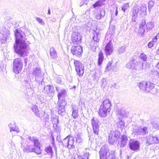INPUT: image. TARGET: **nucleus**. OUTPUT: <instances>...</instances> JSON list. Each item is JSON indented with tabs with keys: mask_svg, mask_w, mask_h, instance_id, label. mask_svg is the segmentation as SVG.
<instances>
[{
	"mask_svg": "<svg viewBox=\"0 0 159 159\" xmlns=\"http://www.w3.org/2000/svg\"><path fill=\"white\" fill-rule=\"evenodd\" d=\"M147 143L148 145L159 143V137L149 135L147 137Z\"/></svg>",
	"mask_w": 159,
	"mask_h": 159,
	"instance_id": "f3484780",
	"label": "nucleus"
},
{
	"mask_svg": "<svg viewBox=\"0 0 159 159\" xmlns=\"http://www.w3.org/2000/svg\"><path fill=\"white\" fill-rule=\"evenodd\" d=\"M50 53L51 57L53 59H56L57 57V53L55 49L53 48H51L50 49Z\"/></svg>",
	"mask_w": 159,
	"mask_h": 159,
	"instance_id": "cd10ccee",
	"label": "nucleus"
},
{
	"mask_svg": "<svg viewBox=\"0 0 159 159\" xmlns=\"http://www.w3.org/2000/svg\"><path fill=\"white\" fill-rule=\"evenodd\" d=\"M0 37H1L2 39L3 40H6L7 38V36L6 34H3L2 33H0Z\"/></svg>",
	"mask_w": 159,
	"mask_h": 159,
	"instance_id": "79ce46f5",
	"label": "nucleus"
},
{
	"mask_svg": "<svg viewBox=\"0 0 159 159\" xmlns=\"http://www.w3.org/2000/svg\"><path fill=\"white\" fill-rule=\"evenodd\" d=\"M56 90L58 93L57 97L58 99V102H65V98L67 96V91L64 89H61L60 87H56Z\"/></svg>",
	"mask_w": 159,
	"mask_h": 159,
	"instance_id": "6e6552de",
	"label": "nucleus"
},
{
	"mask_svg": "<svg viewBox=\"0 0 159 159\" xmlns=\"http://www.w3.org/2000/svg\"><path fill=\"white\" fill-rule=\"evenodd\" d=\"M154 43L152 41L149 42L148 44V46L149 48H151L153 46Z\"/></svg>",
	"mask_w": 159,
	"mask_h": 159,
	"instance_id": "8fccbe9b",
	"label": "nucleus"
},
{
	"mask_svg": "<svg viewBox=\"0 0 159 159\" xmlns=\"http://www.w3.org/2000/svg\"><path fill=\"white\" fill-rule=\"evenodd\" d=\"M8 126L10 129V131L11 132L12 131V129L13 127V124H12V123H10L9 124Z\"/></svg>",
	"mask_w": 159,
	"mask_h": 159,
	"instance_id": "864d4df0",
	"label": "nucleus"
},
{
	"mask_svg": "<svg viewBox=\"0 0 159 159\" xmlns=\"http://www.w3.org/2000/svg\"><path fill=\"white\" fill-rule=\"evenodd\" d=\"M153 26L154 25L152 22H148L145 26L147 32H148L149 30L153 28Z\"/></svg>",
	"mask_w": 159,
	"mask_h": 159,
	"instance_id": "72a5a7b5",
	"label": "nucleus"
},
{
	"mask_svg": "<svg viewBox=\"0 0 159 159\" xmlns=\"http://www.w3.org/2000/svg\"><path fill=\"white\" fill-rule=\"evenodd\" d=\"M59 105V108L58 110V113L61 115H65L66 111L65 106L66 104V102H58Z\"/></svg>",
	"mask_w": 159,
	"mask_h": 159,
	"instance_id": "a211bd4d",
	"label": "nucleus"
},
{
	"mask_svg": "<svg viewBox=\"0 0 159 159\" xmlns=\"http://www.w3.org/2000/svg\"><path fill=\"white\" fill-rule=\"evenodd\" d=\"M88 154H85L84 155V156H86V158H84L82 157L81 156H77V159H88V157L87 156Z\"/></svg>",
	"mask_w": 159,
	"mask_h": 159,
	"instance_id": "09e8293b",
	"label": "nucleus"
},
{
	"mask_svg": "<svg viewBox=\"0 0 159 159\" xmlns=\"http://www.w3.org/2000/svg\"><path fill=\"white\" fill-rule=\"evenodd\" d=\"M145 91L147 92H149L152 90L154 87V84L150 82H147V84L146 85Z\"/></svg>",
	"mask_w": 159,
	"mask_h": 159,
	"instance_id": "b1692460",
	"label": "nucleus"
},
{
	"mask_svg": "<svg viewBox=\"0 0 159 159\" xmlns=\"http://www.w3.org/2000/svg\"><path fill=\"white\" fill-rule=\"evenodd\" d=\"M99 153L100 159H107V157L110 155L109 149L106 145L101 148Z\"/></svg>",
	"mask_w": 159,
	"mask_h": 159,
	"instance_id": "f8f14e48",
	"label": "nucleus"
},
{
	"mask_svg": "<svg viewBox=\"0 0 159 159\" xmlns=\"http://www.w3.org/2000/svg\"><path fill=\"white\" fill-rule=\"evenodd\" d=\"M146 22L145 20L142 21L138 29L139 34L143 35L145 32H147L145 25Z\"/></svg>",
	"mask_w": 159,
	"mask_h": 159,
	"instance_id": "412c9836",
	"label": "nucleus"
},
{
	"mask_svg": "<svg viewBox=\"0 0 159 159\" xmlns=\"http://www.w3.org/2000/svg\"><path fill=\"white\" fill-rule=\"evenodd\" d=\"M128 145L130 149L134 151L139 150L140 146L139 142L136 140H131L129 141Z\"/></svg>",
	"mask_w": 159,
	"mask_h": 159,
	"instance_id": "4468645a",
	"label": "nucleus"
},
{
	"mask_svg": "<svg viewBox=\"0 0 159 159\" xmlns=\"http://www.w3.org/2000/svg\"><path fill=\"white\" fill-rule=\"evenodd\" d=\"M37 21L40 24L43 25L45 24L44 22L42 19L39 17H37L36 18Z\"/></svg>",
	"mask_w": 159,
	"mask_h": 159,
	"instance_id": "c03bdc74",
	"label": "nucleus"
},
{
	"mask_svg": "<svg viewBox=\"0 0 159 159\" xmlns=\"http://www.w3.org/2000/svg\"><path fill=\"white\" fill-rule=\"evenodd\" d=\"M24 82L25 84H28V81L27 80H24Z\"/></svg>",
	"mask_w": 159,
	"mask_h": 159,
	"instance_id": "680f3d73",
	"label": "nucleus"
},
{
	"mask_svg": "<svg viewBox=\"0 0 159 159\" xmlns=\"http://www.w3.org/2000/svg\"><path fill=\"white\" fill-rule=\"evenodd\" d=\"M31 77L33 81L42 82L43 79V75L41 73L40 69L35 67L33 69L32 72Z\"/></svg>",
	"mask_w": 159,
	"mask_h": 159,
	"instance_id": "39448f33",
	"label": "nucleus"
},
{
	"mask_svg": "<svg viewBox=\"0 0 159 159\" xmlns=\"http://www.w3.org/2000/svg\"><path fill=\"white\" fill-rule=\"evenodd\" d=\"M139 10V13L142 16H145L146 14L147 7L145 5L142 6L140 7H136Z\"/></svg>",
	"mask_w": 159,
	"mask_h": 159,
	"instance_id": "a878e982",
	"label": "nucleus"
},
{
	"mask_svg": "<svg viewBox=\"0 0 159 159\" xmlns=\"http://www.w3.org/2000/svg\"><path fill=\"white\" fill-rule=\"evenodd\" d=\"M121 110L120 109L119 111H117L116 114L118 116V118L120 121L119 122L117 123V127L119 128H121V126H124V122L121 120V119L123 117L122 113L121 112Z\"/></svg>",
	"mask_w": 159,
	"mask_h": 159,
	"instance_id": "aec40b11",
	"label": "nucleus"
},
{
	"mask_svg": "<svg viewBox=\"0 0 159 159\" xmlns=\"http://www.w3.org/2000/svg\"><path fill=\"white\" fill-rule=\"evenodd\" d=\"M111 62H109L108 63V64L107 65V66L106 67L107 69L109 70V69H110V68L111 67Z\"/></svg>",
	"mask_w": 159,
	"mask_h": 159,
	"instance_id": "5fc2aeb1",
	"label": "nucleus"
},
{
	"mask_svg": "<svg viewBox=\"0 0 159 159\" xmlns=\"http://www.w3.org/2000/svg\"><path fill=\"white\" fill-rule=\"evenodd\" d=\"M32 110L36 116L39 118L41 117L42 115L40 112L39 111L38 107L36 105H34L33 106L32 108Z\"/></svg>",
	"mask_w": 159,
	"mask_h": 159,
	"instance_id": "4be33fe9",
	"label": "nucleus"
},
{
	"mask_svg": "<svg viewBox=\"0 0 159 159\" xmlns=\"http://www.w3.org/2000/svg\"><path fill=\"white\" fill-rule=\"evenodd\" d=\"M104 50L105 54L106 56L110 55L112 54L113 51V46L111 41L106 45Z\"/></svg>",
	"mask_w": 159,
	"mask_h": 159,
	"instance_id": "6ab92c4d",
	"label": "nucleus"
},
{
	"mask_svg": "<svg viewBox=\"0 0 159 159\" xmlns=\"http://www.w3.org/2000/svg\"><path fill=\"white\" fill-rule=\"evenodd\" d=\"M100 36L99 33L96 32L94 33L93 36V41H92L90 45L92 47L95 48V49L98 46V42L99 41Z\"/></svg>",
	"mask_w": 159,
	"mask_h": 159,
	"instance_id": "dca6fc26",
	"label": "nucleus"
},
{
	"mask_svg": "<svg viewBox=\"0 0 159 159\" xmlns=\"http://www.w3.org/2000/svg\"><path fill=\"white\" fill-rule=\"evenodd\" d=\"M28 139L27 143L22 147L23 152L26 153L35 152L37 154H40L42 152L40 147V143L38 139L34 136H30Z\"/></svg>",
	"mask_w": 159,
	"mask_h": 159,
	"instance_id": "f03ea898",
	"label": "nucleus"
},
{
	"mask_svg": "<svg viewBox=\"0 0 159 159\" xmlns=\"http://www.w3.org/2000/svg\"><path fill=\"white\" fill-rule=\"evenodd\" d=\"M157 38L156 37H155L152 39V42L154 43L157 42Z\"/></svg>",
	"mask_w": 159,
	"mask_h": 159,
	"instance_id": "6e6d98bb",
	"label": "nucleus"
},
{
	"mask_svg": "<svg viewBox=\"0 0 159 159\" xmlns=\"http://www.w3.org/2000/svg\"><path fill=\"white\" fill-rule=\"evenodd\" d=\"M13 126L12 131H16L17 132H20V130L18 128L16 127L15 123H13Z\"/></svg>",
	"mask_w": 159,
	"mask_h": 159,
	"instance_id": "a18cd8bd",
	"label": "nucleus"
},
{
	"mask_svg": "<svg viewBox=\"0 0 159 159\" xmlns=\"http://www.w3.org/2000/svg\"><path fill=\"white\" fill-rule=\"evenodd\" d=\"M74 65L77 74L79 76H82L84 73V66L79 61L74 59Z\"/></svg>",
	"mask_w": 159,
	"mask_h": 159,
	"instance_id": "0eeeda50",
	"label": "nucleus"
},
{
	"mask_svg": "<svg viewBox=\"0 0 159 159\" xmlns=\"http://www.w3.org/2000/svg\"><path fill=\"white\" fill-rule=\"evenodd\" d=\"M139 58L144 61H147V56L143 53H141L139 57Z\"/></svg>",
	"mask_w": 159,
	"mask_h": 159,
	"instance_id": "58836bf2",
	"label": "nucleus"
},
{
	"mask_svg": "<svg viewBox=\"0 0 159 159\" xmlns=\"http://www.w3.org/2000/svg\"><path fill=\"white\" fill-rule=\"evenodd\" d=\"M71 52L73 55H75L77 57H80L81 55L82 52V48L80 46H74L72 47Z\"/></svg>",
	"mask_w": 159,
	"mask_h": 159,
	"instance_id": "ddd939ff",
	"label": "nucleus"
},
{
	"mask_svg": "<svg viewBox=\"0 0 159 159\" xmlns=\"http://www.w3.org/2000/svg\"><path fill=\"white\" fill-rule=\"evenodd\" d=\"M140 11L139 9L136 8H134V9L132 11V16H137L140 14L139 13Z\"/></svg>",
	"mask_w": 159,
	"mask_h": 159,
	"instance_id": "2f4dec72",
	"label": "nucleus"
},
{
	"mask_svg": "<svg viewBox=\"0 0 159 159\" xmlns=\"http://www.w3.org/2000/svg\"><path fill=\"white\" fill-rule=\"evenodd\" d=\"M111 104L108 99L104 100L102 102L98 112V114L101 117H106L111 110Z\"/></svg>",
	"mask_w": 159,
	"mask_h": 159,
	"instance_id": "20e7f679",
	"label": "nucleus"
},
{
	"mask_svg": "<svg viewBox=\"0 0 159 159\" xmlns=\"http://www.w3.org/2000/svg\"><path fill=\"white\" fill-rule=\"evenodd\" d=\"M154 74L156 75V76L157 77L159 78V72H158L157 71H154Z\"/></svg>",
	"mask_w": 159,
	"mask_h": 159,
	"instance_id": "13d9d810",
	"label": "nucleus"
},
{
	"mask_svg": "<svg viewBox=\"0 0 159 159\" xmlns=\"http://www.w3.org/2000/svg\"><path fill=\"white\" fill-rule=\"evenodd\" d=\"M103 53L101 51L98 53V65L99 66L101 65L104 59Z\"/></svg>",
	"mask_w": 159,
	"mask_h": 159,
	"instance_id": "c85d7f7f",
	"label": "nucleus"
},
{
	"mask_svg": "<svg viewBox=\"0 0 159 159\" xmlns=\"http://www.w3.org/2000/svg\"><path fill=\"white\" fill-rule=\"evenodd\" d=\"M129 3L125 4L124 5H123V7H122V9L125 12V10L129 8Z\"/></svg>",
	"mask_w": 159,
	"mask_h": 159,
	"instance_id": "37998d69",
	"label": "nucleus"
},
{
	"mask_svg": "<svg viewBox=\"0 0 159 159\" xmlns=\"http://www.w3.org/2000/svg\"><path fill=\"white\" fill-rule=\"evenodd\" d=\"M102 2L101 1H98L93 5L94 8L96 9V7L102 6Z\"/></svg>",
	"mask_w": 159,
	"mask_h": 159,
	"instance_id": "a19ab883",
	"label": "nucleus"
},
{
	"mask_svg": "<svg viewBox=\"0 0 159 159\" xmlns=\"http://www.w3.org/2000/svg\"><path fill=\"white\" fill-rule=\"evenodd\" d=\"M126 47L125 46H119L118 48V51L119 54H121L124 52L126 50Z\"/></svg>",
	"mask_w": 159,
	"mask_h": 159,
	"instance_id": "f704fd0d",
	"label": "nucleus"
},
{
	"mask_svg": "<svg viewBox=\"0 0 159 159\" xmlns=\"http://www.w3.org/2000/svg\"><path fill=\"white\" fill-rule=\"evenodd\" d=\"M110 134L112 135V136H114V137H115V138H116L117 139V138L119 137L120 134V132L119 131L116 130L111 132Z\"/></svg>",
	"mask_w": 159,
	"mask_h": 159,
	"instance_id": "473e14b6",
	"label": "nucleus"
},
{
	"mask_svg": "<svg viewBox=\"0 0 159 159\" xmlns=\"http://www.w3.org/2000/svg\"><path fill=\"white\" fill-rule=\"evenodd\" d=\"M51 14V12H50V8H49L48 10V14L49 15H50Z\"/></svg>",
	"mask_w": 159,
	"mask_h": 159,
	"instance_id": "0e129e2a",
	"label": "nucleus"
},
{
	"mask_svg": "<svg viewBox=\"0 0 159 159\" xmlns=\"http://www.w3.org/2000/svg\"><path fill=\"white\" fill-rule=\"evenodd\" d=\"M155 37H156L157 39V38H159V34H157Z\"/></svg>",
	"mask_w": 159,
	"mask_h": 159,
	"instance_id": "338daca9",
	"label": "nucleus"
},
{
	"mask_svg": "<svg viewBox=\"0 0 159 159\" xmlns=\"http://www.w3.org/2000/svg\"><path fill=\"white\" fill-rule=\"evenodd\" d=\"M147 82L144 81L140 82L138 85L140 89L145 91V89L146 88L145 86H146V85H147Z\"/></svg>",
	"mask_w": 159,
	"mask_h": 159,
	"instance_id": "7c9ffc66",
	"label": "nucleus"
},
{
	"mask_svg": "<svg viewBox=\"0 0 159 159\" xmlns=\"http://www.w3.org/2000/svg\"><path fill=\"white\" fill-rule=\"evenodd\" d=\"M3 67V65L2 62L0 61V70L2 69Z\"/></svg>",
	"mask_w": 159,
	"mask_h": 159,
	"instance_id": "bf43d9fd",
	"label": "nucleus"
},
{
	"mask_svg": "<svg viewBox=\"0 0 159 159\" xmlns=\"http://www.w3.org/2000/svg\"><path fill=\"white\" fill-rule=\"evenodd\" d=\"M102 17L100 16V14H98L97 15V18L98 19H100Z\"/></svg>",
	"mask_w": 159,
	"mask_h": 159,
	"instance_id": "052dcab7",
	"label": "nucleus"
},
{
	"mask_svg": "<svg viewBox=\"0 0 159 159\" xmlns=\"http://www.w3.org/2000/svg\"><path fill=\"white\" fill-rule=\"evenodd\" d=\"M157 67L158 69H159V62L157 64Z\"/></svg>",
	"mask_w": 159,
	"mask_h": 159,
	"instance_id": "69168bd1",
	"label": "nucleus"
},
{
	"mask_svg": "<svg viewBox=\"0 0 159 159\" xmlns=\"http://www.w3.org/2000/svg\"><path fill=\"white\" fill-rule=\"evenodd\" d=\"M148 127L144 126L143 127L136 126L134 128L133 132L136 135H142L144 136L148 132Z\"/></svg>",
	"mask_w": 159,
	"mask_h": 159,
	"instance_id": "9d476101",
	"label": "nucleus"
},
{
	"mask_svg": "<svg viewBox=\"0 0 159 159\" xmlns=\"http://www.w3.org/2000/svg\"><path fill=\"white\" fill-rule=\"evenodd\" d=\"M81 135L79 133H78L75 137L76 138V142L80 143L82 141V139L81 138Z\"/></svg>",
	"mask_w": 159,
	"mask_h": 159,
	"instance_id": "ea45409f",
	"label": "nucleus"
},
{
	"mask_svg": "<svg viewBox=\"0 0 159 159\" xmlns=\"http://www.w3.org/2000/svg\"><path fill=\"white\" fill-rule=\"evenodd\" d=\"M82 37L80 34L78 32H74L72 34L71 40L75 44L78 45L80 42Z\"/></svg>",
	"mask_w": 159,
	"mask_h": 159,
	"instance_id": "2eb2a0df",
	"label": "nucleus"
},
{
	"mask_svg": "<svg viewBox=\"0 0 159 159\" xmlns=\"http://www.w3.org/2000/svg\"><path fill=\"white\" fill-rule=\"evenodd\" d=\"M44 92L46 94L47 97L48 99L52 98L54 94V89L52 86L48 85L44 87Z\"/></svg>",
	"mask_w": 159,
	"mask_h": 159,
	"instance_id": "9b49d317",
	"label": "nucleus"
},
{
	"mask_svg": "<svg viewBox=\"0 0 159 159\" xmlns=\"http://www.w3.org/2000/svg\"><path fill=\"white\" fill-rule=\"evenodd\" d=\"M100 15L102 17L104 16L105 15V11L103 9L101 10Z\"/></svg>",
	"mask_w": 159,
	"mask_h": 159,
	"instance_id": "de8ad7c7",
	"label": "nucleus"
},
{
	"mask_svg": "<svg viewBox=\"0 0 159 159\" xmlns=\"http://www.w3.org/2000/svg\"><path fill=\"white\" fill-rule=\"evenodd\" d=\"M116 140V138L114 137V136H112L110 134H109L108 140L110 144L111 145L113 144Z\"/></svg>",
	"mask_w": 159,
	"mask_h": 159,
	"instance_id": "c756f323",
	"label": "nucleus"
},
{
	"mask_svg": "<svg viewBox=\"0 0 159 159\" xmlns=\"http://www.w3.org/2000/svg\"><path fill=\"white\" fill-rule=\"evenodd\" d=\"M72 116L74 119H76L79 116L78 111L73 108H72Z\"/></svg>",
	"mask_w": 159,
	"mask_h": 159,
	"instance_id": "c9c22d12",
	"label": "nucleus"
},
{
	"mask_svg": "<svg viewBox=\"0 0 159 159\" xmlns=\"http://www.w3.org/2000/svg\"><path fill=\"white\" fill-rule=\"evenodd\" d=\"M155 126L156 128L159 129V122H157Z\"/></svg>",
	"mask_w": 159,
	"mask_h": 159,
	"instance_id": "4d7b16f0",
	"label": "nucleus"
},
{
	"mask_svg": "<svg viewBox=\"0 0 159 159\" xmlns=\"http://www.w3.org/2000/svg\"><path fill=\"white\" fill-rule=\"evenodd\" d=\"M51 120L52 123H53V126H57L59 122L58 119V118H54V117H52Z\"/></svg>",
	"mask_w": 159,
	"mask_h": 159,
	"instance_id": "4c0bfd02",
	"label": "nucleus"
},
{
	"mask_svg": "<svg viewBox=\"0 0 159 159\" xmlns=\"http://www.w3.org/2000/svg\"><path fill=\"white\" fill-rule=\"evenodd\" d=\"M14 32L16 37L15 43L14 44V50L20 57H24L29 53L28 45L26 43L27 40L26 34L29 31L25 28L15 29Z\"/></svg>",
	"mask_w": 159,
	"mask_h": 159,
	"instance_id": "f257e3e1",
	"label": "nucleus"
},
{
	"mask_svg": "<svg viewBox=\"0 0 159 159\" xmlns=\"http://www.w3.org/2000/svg\"><path fill=\"white\" fill-rule=\"evenodd\" d=\"M118 11L117 10V9H116V12L115 13V15L116 16H117V14H118Z\"/></svg>",
	"mask_w": 159,
	"mask_h": 159,
	"instance_id": "774afa93",
	"label": "nucleus"
},
{
	"mask_svg": "<svg viewBox=\"0 0 159 159\" xmlns=\"http://www.w3.org/2000/svg\"><path fill=\"white\" fill-rule=\"evenodd\" d=\"M128 140V138L125 135H122L121 138L120 147H124L126 145Z\"/></svg>",
	"mask_w": 159,
	"mask_h": 159,
	"instance_id": "5701e85b",
	"label": "nucleus"
},
{
	"mask_svg": "<svg viewBox=\"0 0 159 159\" xmlns=\"http://www.w3.org/2000/svg\"><path fill=\"white\" fill-rule=\"evenodd\" d=\"M46 118L44 119V121L45 122H48V121L49 119V116L48 114H46L45 115Z\"/></svg>",
	"mask_w": 159,
	"mask_h": 159,
	"instance_id": "603ef678",
	"label": "nucleus"
},
{
	"mask_svg": "<svg viewBox=\"0 0 159 159\" xmlns=\"http://www.w3.org/2000/svg\"><path fill=\"white\" fill-rule=\"evenodd\" d=\"M154 4V2L153 1H150L149 2H148L149 7H151Z\"/></svg>",
	"mask_w": 159,
	"mask_h": 159,
	"instance_id": "3c124183",
	"label": "nucleus"
},
{
	"mask_svg": "<svg viewBox=\"0 0 159 159\" xmlns=\"http://www.w3.org/2000/svg\"><path fill=\"white\" fill-rule=\"evenodd\" d=\"M69 135L63 139L62 142V143L64 146L68 147V142H69Z\"/></svg>",
	"mask_w": 159,
	"mask_h": 159,
	"instance_id": "e433bc0d",
	"label": "nucleus"
},
{
	"mask_svg": "<svg viewBox=\"0 0 159 159\" xmlns=\"http://www.w3.org/2000/svg\"><path fill=\"white\" fill-rule=\"evenodd\" d=\"M94 134L98 135L99 133V125L100 123L99 120L96 117H93L91 121Z\"/></svg>",
	"mask_w": 159,
	"mask_h": 159,
	"instance_id": "1a4fd4ad",
	"label": "nucleus"
},
{
	"mask_svg": "<svg viewBox=\"0 0 159 159\" xmlns=\"http://www.w3.org/2000/svg\"><path fill=\"white\" fill-rule=\"evenodd\" d=\"M132 22L135 23H136L137 22L138 20L137 16H132Z\"/></svg>",
	"mask_w": 159,
	"mask_h": 159,
	"instance_id": "49530a36",
	"label": "nucleus"
},
{
	"mask_svg": "<svg viewBox=\"0 0 159 159\" xmlns=\"http://www.w3.org/2000/svg\"><path fill=\"white\" fill-rule=\"evenodd\" d=\"M112 159H119L117 157H115L114 156H113L112 157Z\"/></svg>",
	"mask_w": 159,
	"mask_h": 159,
	"instance_id": "e2e57ef3",
	"label": "nucleus"
},
{
	"mask_svg": "<svg viewBox=\"0 0 159 159\" xmlns=\"http://www.w3.org/2000/svg\"><path fill=\"white\" fill-rule=\"evenodd\" d=\"M126 67L136 71V73H141L145 71L150 67L148 63L141 62L139 60L134 58L130 59V61L127 63Z\"/></svg>",
	"mask_w": 159,
	"mask_h": 159,
	"instance_id": "7ed1b4c3",
	"label": "nucleus"
},
{
	"mask_svg": "<svg viewBox=\"0 0 159 159\" xmlns=\"http://www.w3.org/2000/svg\"><path fill=\"white\" fill-rule=\"evenodd\" d=\"M69 142H68V145L67 148H75V145H74V138L69 135Z\"/></svg>",
	"mask_w": 159,
	"mask_h": 159,
	"instance_id": "393cba45",
	"label": "nucleus"
},
{
	"mask_svg": "<svg viewBox=\"0 0 159 159\" xmlns=\"http://www.w3.org/2000/svg\"><path fill=\"white\" fill-rule=\"evenodd\" d=\"M45 151L50 156L51 158L52 157L54 152L51 146L46 147L45 148Z\"/></svg>",
	"mask_w": 159,
	"mask_h": 159,
	"instance_id": "bb28decb",
	"label": "nucleus"
},
{
	"mask_svg": "<svg viewBox=\"0 0 159 159\" xmlns=\"http://www.w3.org/2000/svg\"><path fill=\"white\" fill-rule=\"evenodd\" d=\"M22 60L20 58H16L13 62V70L16 74L21 72L23 68Z\"/></svg>",
	"mask_w": 159,
	"mask_h": 159,
	"instance_id": "423d86ee",
	"label": "nucleus"
}]
</instances>
